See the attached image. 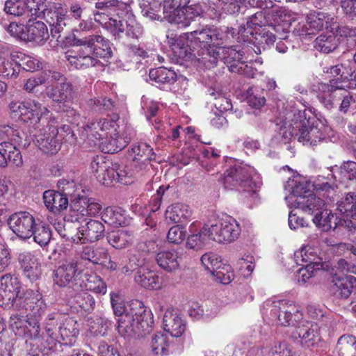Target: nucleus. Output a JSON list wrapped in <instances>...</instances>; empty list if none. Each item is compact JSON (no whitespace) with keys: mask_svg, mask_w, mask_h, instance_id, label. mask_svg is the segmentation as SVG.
Instances as JSON below:
<instances>
[{"mask_svg":"<svg viewBox=\"0 0 356 356\" xmlns=\"http://www.w3.org/2000/svg\"><path fill=\"white\" fill-rule=\"evenodd\" d=\"M3 10L7 15L22 17L24 19L42 18L49 25L53 38L58 39L70 20L66 13L62 10H38L24 0H7L5 1Z\"/></svg>","mask_w":356,"mask_h":356,"instance_id":"1","label":"nucleus"},{"mask_svg":"<svg viewBox=\"0 0 356 356\" xmlns=\"http://www.w3.org/2000/svg\"><path fill=\"white\" fill-rule=\"evenodd\" d=\"M118 331L122 337H143L150 333L153 320L152 314L139 300L131 302L127 313L118 319Z\"/></svg>","mask_w":356,"mask_h":356,"instance_id":"2","label":"nucleus"},{"mask_svg":"<svg viewBox=\"0 0 356 356\" xmlns=\"http://www.w3.org/2000/svg\"><path fill=\"white\" fill-rule=\"evenodd\" d=\"M192 42L200 44L203 49L202 56L199 58L204 65L214 66L218 62L219 51H216L218 47L217 29L207 25L198 24L196 29L188 32Z\"/></svg>","mask_w":356,"mask_h":356,"instance_id":"3","label":"nucleus"},{"mask_svg":"<svg viewBox=\"0 0 356 356\" xmlns=\"http://www.w3.org/2000/svg\"><path fill=\"white\" fill-rule=\"evenodd\" d=\"M254 169L245 164H235L227 169L224 173L221 181L225 189L238 190L243 188L248 195H256L253 189L254 184L252 181Z\"/></svg>","mask_w":356,"mask_h":356,"instance_id":"4","label":"nucleus"},{"mask_svg":"<svg viewBox=\"0 0 356 356\" xmlns=\"http://www.w3.org/2000/svg\"><path fill=\"white\" fill-rule=\"evenodd\" d=\"M10 114L12 118L35 125L41 118L49 113L40 103L31 102H12L9 104Z\"/></svg>","mask_w":356,"mask_h":356,"instance_id":"5","label":"nucleus"},{"mask_svg":"<svg viewBox=\"0 0 356 356\" xmlns=\"http://www.w3.org/2000/svg\"><path fill=\"white\" fill-rule=\"evenodd\" d=\"M83 278V270L79 269L78 261L72 259L65 261L53 273L54 284L59 287H68L70 291H76L77 284Z\"/></svg>","mask_w":356,"mask_h":356,"instance_id":"6","label":"nucleus"},{"mask_svg":"<svg viewBox=\"0 0 356 356\" xmlns=\"http://www.w3.org/2000/svg\"><path fill=\"white\" fill-rule=\"evenodd\" d=\"M309 112L305 109L299 111L298 118L299 122H296L295 129L300 128L298 141L303 144L315 146L317 143L324 139V134L317 125H314V119L308 116Z\"/></svg>","mask_w":356,"mask_h":356,"instance_id":"7","label":"nucleus"},{"mask_svg":"<svg viewBox=\"0 0 356 356\" xmlns=\"http://www.w3.org/2000/svg\"><path fill=\"white\" fill-rule=\"evenodd\" d=\"M266 305L271 307V315L283 326L294 325L302 316L296 305L286 300H268Z\"/></svg>","mask_w":356,"mask_h":356,"instance_id":"8","label":"nucleus"},{"mask_svg":"<svg viewBox=\"0 0 356 356\" xmlns=\"http://www.w3.org/2000/svg\"><path fill=\"white\" fill-rule=\"evenodd\" d=\"M244 51L238 49V47L231 46L229 47H223L222 52H219L218 58L227 65L229 70L232 72L250 76L252 67H249L245 61L243 60Z\"/></svg>","mask_w":356,"mask_h":356,"instance_id":"9","label":"nucleus"},{"mask_svg":"<svg viewBox=\"0 0 356 356\" xmlns=\"http://www.w3.org/2000/svg\"><path fill=\"white\" fill-rule=\"evenodd\" d=\"M72 45H86L95 58H108L112 56L110 41L100 35H90L82 38L72 36Z\"/></svg>","mask_w":356,"mask_h":356,"instance_id":"10","label":"nucleus"},{"mask_svg":"<svg viewBox=\"0 0 356 356\" xmlns=\"http://www.w3.org/2000/svg\"><path fill=\"white\" fill-rule=\"evenodd\" d=\"M8 224L10 229L18 237L26 239L33 236L36 221L30 213L19 211L12 214L9 217Z\"/></svg>","mask_w":356,"mask_h":356,"instance_id":"11","label":"nucleus"},{"mask_svg":"<svg viewBox=\"0 0 356 356\" xmlns=\"http://www.w3.org/2000/svg\"><path fill=\"white\" fill-rule=\"evenodd\" d=\"M115 122L109 119H100L88 124L82 131L81 136L90 146L97 145L107 136V131L114 128Z\"/></svg>","mask_w":356,"mask_h":356,"instance_id":"12","label":"nucleus"},{"mask_svg":"<svg viewBox=\"0 0 356 356\" xmlns=\"http://www.w3.org/2000/svg\"><path fill=\"white\" fill-rule=\"evenodd\" d=\"M321 330L317 324L310 323L299 324L292 332L293 337L303 347L314 348L322 340Z\"/></svg>","mask_w":356,"mask_h":356,"instance_id":"13","label":"nucleus"},{"mask_svg":"<svg viewBox=\"0 0 356 356\" xmlns=\"http://www.w3.org/2000/svg\"><path fill=\"white\" fill-rule=\"evenodd\" d=\"M294 259L298 265L308 266L309 268L326 269L328 267L325 261V255L318 252V250L311 246H305L296 251Z\"/></svg>","mask_w":356,"mask_h":356,"instance_id":"14","label":"nucleus"},{"mask_svg":"<svg viewBox=\"0 0 356 356\" xmlns=\"http://www.w3.org/2000/svg\"><path fill=\"white\" fill-rule=\"evenodd\" d=\"M76 50L68 51L65 58L76 70H84L95 66L99 61L91 54L86 45H76Z\"/></svg>","mask_w":356,"mask_h":356,"instance_id":"15","label":"nucleus"},{"mask_svg":"<svg viewBox=\"0 0 356 356\" xmlns=\"http://www.w3.org/2000/svg\"><path fill=\"white\" fill-rule=\"evenodd\" d=\"M319 90L318 100L325 108L330 110L341 99L340 92L343 90V86L339 84V80H330L329 83L322 84Z\"/></svg>","mask_w":356,"mask_h":356,"instance_id":"16","label":"nucleus"},{"mask_svg":"<svg viewBox=\"0 0 356 356\" xmlns=\"http://www.w3.org/2000/svg\"><path fill=\"white\" fill-rule=\"evenodd\" d=\"M70 208L76 213L80 214L83 221H86L85 216H95L101 209V204L93 198H89L83 195L77 194V196L71 200Z\"/></svg>","mask_w":356,"mask_h":356,"instance_id":"17","label":"nucleus"},{"mask_svg":"<svg viewBox=\"0 0 356 356\" xmlns=\"http://www.w3.org/2000/svg\"><path fill=\"white\" fill-rule=\"evenodd\" d=\"M46 95L53 102L65 103L74 100L77 94L73 84L69 81H65L59 82L55 86L47 87Z\"/></svg>","mask_w":356,"mask_h":356,"instance_id":"18","label":"nucleus"},{"mask_svg":"<svg viewBox=\"0 0 356 356\" xmlns=\"http://www.w3.org/2000/svg\"><path fill=\"white\" fill-rule=\"evenodd\" d=\"M80 214L76 213L70 208V213L64 218V227L62 238L66 241H72L76 243H81V223L83 221Z\"/></svg>","mask_w":356,"mask_h":356,"instance_id":"19","label":"nucleus"},{"mask_svg":"<svg viewBox=\"0 0 356 356\" xmlns=\"http://www.w3.org/2000/svg\"><path fill=\"white\" fill-rule=\"evenodd\" d=\"M190 0H178L175 5L170 8L163 7V18L170 24H177L181 27L188 26L191 21L186 15L184 7L181 6L188 4Z\"/></svg>","mask_w":356,"mask_h":356,"instance_id":"20","label":"nucleus"},{"mask_svg":"<svg viewBox=\"0 0 356 356\" xmlns=\"http://www.w3.org/2000/svg\"><path fill=\"white\" fill-rule=\"evenodd\" d=\"M58 130L55 127H50L49 131L40 134L35 136L36 145L45 154H54L60 149V144L57 138Z\"/></svg>","mask_w":356,"mask_h":356,"instance_id":"21","label":"nucleus"},{"mask_svg":"<svg viewBox=\"0 0 356 356\" xmlns=\"http://www.w3.org/2000/svg\"><path fill=\"white\" fill-rule=\"evenodd\" d=\"M20 151L13 143L3 142L0 143V167L8 165L20 166L22 164Z\"/></svg>","mask_w":356,"mask_h":356,"instance_id":"22","label":"nucleus"},{"mask_svg":"<svg viewBox=\"0 0 356 356\" xmlns=\"http://www.w3.org/2000/svg\"><path fill=\"white\" fill-rule=\"evenodd\" d=\"M355 290L356 277L355 276H334L333 277L332 291L335 296L347 299Z\"/></svg>","mask_w":356,"mask_h":356,"instance_id":"23","label":"nucleus"},{"mask_svg":"<svg viewBox=\"0 0 356 356\" xmlns=\"http://www.w3.org/2000/svg\"><path fill=\"white\" fill-rule=\"evenodd\" d=\"M163 325L165 332L172 337H180L186 329L185 321L182 319L177 311L167 310L163 318Z\"/></svg>","mask_w":356,"mask_h":356,"instance_id":"24","label":"nucleus"},{"mask_svg":"<svg viewBox=\"0 0 356 356\" xmlns=\"http://www.w3.org/2000/svg\"><path fill=\"white\" fill-rule=\"evenodd\" d=\"M69 302L72 307L76 309H80L88 314L92 313L95 308L96 302L93 296L87 291H69Z\"/></svg>","mask_w":356,"mask_h":356,"instance_id":"25","label":"nucleus"},{"mask_svg":"<svg viewBox=\"0 0 356 356\" xmlns=\"http://www.w3.org/2000/svg\"><path fill=\"white\" fill-rule=\"evenodd\" d=\"M46 308L47 305L42 299V295L39 293H35L26 309L28 314L34 318L29 320V324L30 325L33 324L35 336H38L40 333V325L38 318L44 313Z\"/></svg>","mask_w":356,"mask_h":356,"instance_id":"26","label":"nucleus"},{"mask_svg":"<svg viewBox=\"0 0 356 356\" xmlns=\"http://www.w3.org/2000/svg\"><path fill=\"white\" fill-rule=\"evenodd\" d=\"M18 261L24 275L32 282L39 279L41 269L38 259L30 252H23L19 255Z\"/></svg>","mask_w":356,"mask_h":356,"instance_id":"27","label":"nucleus"},{"mask_svg":"<svg viewBox=\"0 0 356 356\" xmlns=\"http://www.w3.org/2000/svg\"><path fill=\"white\" fill-rule=\"evenodd\" d=\"M76 291H91L96 293L105 294L106 285L100 276L95 273H83V278H80Z\"/></svg>","mask_w":356,"mask_h":356,"instance_id":"28","label":"nucleus"},{"mask_svg":"<svg viewBox=\"0 0 356 356\" xmlns=\"http://www.w3.org/2000/svg\"><path fill=\"white\" fill-rule=\"evenodd\" d=\"M31 17H29L24 40L36 43L45 42L49 38L47 25L41 21L31 22Z\"/></svg>","mask_w":356,"mask_h":356,"instance_id":"29","label":"nucleus"},{"mask_svg":"<svg viewBox=\"0 0 356 356\" xmlns=\"http://www.w3.org/2000/svg\"><path fill=\"white\" fill-rule=\"evenodd\" d=\"M43 200L45 207L49 211L58 213L66 209L69 205L68 198L59 191L47 190L43 193Z\"/></svg>","mask_w":356,"mask_h":356,"instance_id":"30","label":"nucleus"},{"mask_svg":"<svg viewBox=\"0 0 356 356\" xmlns=\"http://www.w3.org/2000/svg\"><path fill=\"white\" fill-rule=\"evenodd\" d=\"M168 39L175 56L182 59L191 58L192 41L188 32L174 38H168Z\"/></svg>","mask_w":356,"mask_h":356,"instance_id":"31","label":"nucleus"},{"mask_svg":"<svg viewBox=\"0 0 356 356\" xmlns=\"http://www.w3.org/2000/svg\"><path fill=\"white\" fill-rule=\"evenodd\" d=\"M19 289L16 278L10 275L2 276L0 280V304L9 306L11 298L13 300L14 295Z\"/></svg>","mask_w":356,"mask_h":356,"instance_id":"32","label":"nucleus"},{"mask_svg":"<svg viewBox=\"0 0 356 356\" xmlns=\"http://www.w3.org/2000/svg\"><path fill=\"white\" fill-rule=\"evenodd\" d=\"M104 231L105 227L100 221L96 220L88 221L85 225L81 226V243H93L99 240L104 236Z\"/></svg>","mask_w":356,"mask_h":356,"instance_id":"33","label":"nucleus"},{"mask_svg":"<svg viewBox=\"0 0 356 356\" xmlns=\"http://www.w3.org/2000/svg\"><path fill=\"white\" fill-rule=\"evenodd\" d=\"M337 22V19L334 15L324 12H317L311 14L307 18V25L309 29L316 32L322 29H328L333 28Z\"/></svg>","mask_w":356,"mask_h":356,"instance_id":"34","label":"nucleus"},{"mask_svg":"<svg viewBox=\"0 0 356 356\" xmlns=\"http://www.w3.org/2000/svg\"><path fill=\"white\" fill-rule=\"evenodd\" d=\"M250 39V48L256 54H261L268 47L275 42V35L266 29H259Z\"/></svg>","mask_w":356,"mask_h":356,"instance_id":"35","label":"nucleus"},{"mask_svg":"<svg viewBox=\"0 0 356 356\" xmlns=\"http://www.w3.org/2000/svg\"><path fill=\"white\" fill-rule=\"evenodd\" d=\"M293 201L296 208L314 215L323 209L325 206L324 201L316 197L313 193H309L305 197H300L298 200H293Z\"/></svg>","mask_w":356,"mask_h":356,"instance_id":"36","label":"nucleus"},{"mask_svg":"<svg viewBox=\"0 0 356 356\" xmlns=\"http://www.w3.org/2000/svg\"><path fill=\"white\" fill-rule=\"evenodd\" d=\"M191 210L188 206L181 203H176L168 207L165 218L172 223H185L191 218Z\"/></svg>","mask_w":356,"mask_h":356,"instance_id":"37","label":"nucleus"},{"mask_svg":"<svg viewBox=\"0 0 356 356\" xmlns=\"http://www.w3.org/2000/svg\"><path fill=\"white\" fill-rule=\"evenodd\" d=\"M149 79L159 84V87L173 84L177 79L176 72L165 67L151 69L149 72Z\"/></svg>","mask_w":356,"mask_h":356,"instance_id":"38","label":"nucleus"},{"mask_svg":"<svg viewBox=\"0 0 356 356\" xmlns=\"http://www.w3.org/2000/svg\"><path fill=\"white\" fill-rule=\"evenodd\" d=\"M338 218L331 211L323 209L314 214L312 220L323 232H328L332 229H337Z\"/></svg>","mask_w":356,"mask_h":356,"instance_id":"39","label":"nucleus"},{"mask_svg":"<svg viewBox=\"0 0 356 356\" xmlns=\"http://www.w3.org/2000/svg\"><path fill=\"white\" fill-rule=\"evenodd\" d=\"M112 162L110 160L106 159L104 156H96L93 158L91 161V168L98 181L102 183L104 185L107 186L106 181L107 172H108L111 168Z\"/></svg>","mask_w":356,"mask_h":356,"instance_id":"40","label":"nucleus"},{"mask_svg":"<svg viewBox=\"0 0 356 356\" xmlns=\"http://www.w3.org/2000/svg\"><path fill=\"white\" fill-rule=\"evenodd\" d=\"M80 255L83 259L98 265L104 264L108 259L107 251L102 247H83Z\"/></svg>","mask_w":356,"mask_h":356,"instance_id":"41","label":"nucleus"},{"mask_svg":"<svg viewBox=\"0 0 356 356\" xmlns=\"http://www.w3.org/2000/svg\"><path fill=\"white\" fill-rule=\"evenodd\" d=\"M108 243L116 249H122L130 245L134 241L133 234L127 230L113 231L106 236Z\"/></svg>","mask_w":356,"mask_h":356,"instance_id":"42","label":"nucleus"},{"mask_svg":"<svg viewBox=\"0 0 356 356\" xmlns=\"http://www.w3.org/2000/svg\"><path fill=\"white\" fill-rule=\"evenodd\" d=\"M222 234L218 236V243L232 242L235 241L241 234V227L237 221L234 218L222 220Z\"/></svg>","mask_w":356,"mask_h":356,"instance_id":"43","label":"nucleus"},{"mask_svg":"<svg viewBox=\"0 0 356 356\" xmlns=\"http://www.w3.org/2000/svg\"><path fill=\"white\" fill-rule=\"evenodd\" d=\"M338 356H356V337L350 334L341 336L337 343Z\"/></svg>","mask_w":356,"mask_h":356,"instance_id":"44","label":"nucleus"},{"mask_svg":"<svg viewBox=\"0 0 356 356\" xmlns=\"http://www.w3.org/2000/svg\"><path fill=\"white\" fill-rule=\"evenodd\" d=\"M110 171L107 172L106 181L107 186L111 184L113 181L120 182L123 184H128L129 181L127 180L130 177V172L127 170V166L118 163H112Z\"/></svg>","mask_w":356,"mask_h":356,"instance_id":"45","label":"nucleus"},{"mask_svg":"<svg viewBox=\"0 0 356 356\" xmlns=\"http://www.w3.org/2000/svg\"><path fill=\"white\" fill-rule=\"evenodd\" d=\"M300 110H295L293 111V118L291 120V122L284 123V126H282L279 131L280 136L283 138L284 143H288L291 140H298L300 134V128L295 129L296 122H299V118L298 117V114L299 113Z\"/></svg>","mask_w":356,"mask_h":356,"instance_id":"46","label":"nucleus"},{"mask_svg":"<svg viewBox=\"0 0 356 356\" xmlns=\"http://www.w3.org/2000/svg\"><path fill=\"white\" fill-rule=\"evenodd\" d=\"M135 282L141 286L148 289H157L160 288L159 277L152 271H137L135 275Z\"/></svg>","mask_w":356,"mask_h":356,"instance_id":"47","label":"nucleus"},{"mask_svg":"<svg viewBox=\"0 0 356 356\" xmlns=\"http://www.w3.org/2000/svg\"><path fill=\"white\" fill-rule=\"evenodd\" d=\"M159 266L166 271L171 272L178 268V255L175 251H163L157 254Z\"/></svg>","mask_w":356,"mask_h":356,"instance_id":"48","label":"nucleus"},{"mask_svg":"<svg viewBox=\"0 0 356 356\" xmlns=\"http://www.w3.org/2000/svg\"><path fill=\"white\" fill-rule=\"evenodd\" d=\"M78 324L76 321L72 318H67L58 327L57 335L55 339L58 341H65L71 337H76L79 334Z\"/></svg>","mask_w":356,"mask_h":356,"instance_id":"49","label":"nucleus"},{"mask_svg":"<svg viewBox=\"0 0 356 356\" xmlns=\"http://www.w3.org/2000/svg\"><path fill=\"white\" fill-rule=\"evenodd\" d=\"M339 40L334 34L320 35L315 40V48L325 54L332 52L337 49Z\"/></svg>","mask_w":356,"mask_h":356,"instance_id":"50","label":"nucleus"},{"mask_svg":"<svg viewBox=\"0 0 356 356\" xmlns=\"http://www.w3.org/2000/svg\"><path fill=\"white\" fill-rule=\"evenodd\" d=\"M102 218L104 222L115 227L123 226L126 224L125 211L121 208L108 207Z\"/></svg>","mask_w":356,"mask_h":356,"instance_id":"51","label":"nucleus"},{"mask_svg":"<svg viewBox=\"0 0 356 356\" xmlns=\"http://www.w3.org/2000/svg\"><path fill=\"white\" fill-rule=\"evenodd\" d=\"M34 293L35 292L33 290H21L19 289L14 295L13 300H10L8 307H11L16 310L25 309L26 311Z\"/></svg>","mask_w":356,"mask_h":356,"instance_id":"52","label":"nucleus"},{"mask_svg":"<svg viewBox=\"0 0 356 356\" xmlns=\"http://www.w3.org/2000/svg\"><path fill=\"white\" fill-rule=\"evenodd\" d=\"M13 60L17 62L19 69L27 72H34L41 67V63L38 59L22 52L13 54Z\"/></svg>","mask_w":356,"mask_h":356,"instance_id":"53","label":"nucleus"},{"mask_svg":"<svg viewBox=\"0 0 356 356\" xmlns=\"http://www.w3.org/2000/svg\"><path fill=\"white\" fill-rule=\"evenodd\" d=\"M161 2L162 1H155L152 0L148 1V5L143 4L140 6L143 16L150 21H162L163 17L159 14L161 8H163V3Z\"/></svg>","mask_w":356,"mask_h":356,"instance_id":"54","label":"nucleus"},{"mask_svg":"<svg viewBox=\"0 0 356 356\" xmlns=\"http://www.w3.org/2000/svg\"><path fill=\"white\" fill-rule=\"evenodd\" d=\"M34 241L40 246L47 245L51 238V231L49 225L44 222H36L34 226V233L33 234Z\"/></svg>","mask_w":356,"mask_h":356,"instance_id":"55","label":"nucleus"},{"mask_svg":"<svg viewBox=\"0 0 356 356\" xmlns=\"http://www.w3.org/2000/svg\"><path fill=\"white\" fill-rule=\"evenodd\" d=\"M131 152L134 154V159L138 161H154L156 154L149 145L145 143H139L133 145Z\"/></svg>","mask_w":356,"mask_h":356,"instance_id":"56","label":"nucleus"},{"mask_svg":"<svg viewBox=\"0 0 356 356\" xmlns=\"http://www.w3.org/2000/svg\"><path fill=\"white\" fill-rule=\"evenodd\" d=\"M150 346L154 355H167L169 347L167 337L161 332L155 334L152 338Z\"/></svg>","mask_w":356,"mask_h":356,"instance_id":"57","label":"nucleus"},{"mask_svg":"<svg viewBox=\"0 0 356 356\" xmlns=\"http://www.w3.org/2000/svg\"><path fill=\"white\" fill-rule=\"evenodd\" d=\"M218 46L234 41L241 42L239 30L232 27H223L217 30Z\"/></svg>","mask_w":356,"mask_h":356,"instance_id":"58","label":"nucleus"},{"mask_svg":"<svg viewBox=\"0 0 356 356\" xmlns=\"http://www.w3.org/2000/svg\"><path fill=\"white\" fill-rule=\"evenodd\" d=\"M145 264L144 254L138 251L131 252L127 264L123 267L124 273H131L135 270L143 267Z\"/></svg>","mask_w":356,"mask_h":356,"instance_id":"59","label":"nucleus"},{"mask_svg":"<svg viewBox=\"0 0 356 356\" xmlns=\"http://www.w3.org/2000/svg\"><path fill=\"white\" fill-rule=\"evenodd\" d=\"M106 27L115 40H120L125 33L126 21L123 19L110 18Z\"/></svg>","mask_w":356,"mask_h":356,"instance_id":"60","label":"nucleus"},{"mask_svg":"<svg viewBox=\"0 0 356 356\" xmlns=\"http://www.w3.org/2000/svg\"><path fill=\"white\" fill-rule=\"evenodd\" d=\"M46 74H38L25 80L23 89L29 93H37L39 92L38 88L47 83Z\"/></svg>","mask_w":356,"mask_h":356,"instance_id":"61","label":"nucleus"},{"mask_svg":"<svg viewBox=\"0 0 356 356\" xmlns=\"http://www.w3.org/2000/svg\"><path fill=\"white\" fill-rule=\"evenodd\" d=\"M215 280L223 284H227L231 282L234 278V273L229 265L223 264L220 267L214 270L211 274Z\"/></svg>","mask_w":356,"mask_h":356,"instance_id":"62","label":"nucleus"},{"mask_svg":"<svg viewBox=\"0 0 356 356\" xmlns=\"http://www.w3.org/2000/svg\"><path fill=\"white\" fill-rule=\"evenodd\" d=\"M19 72V67L17 62L13 60V54L12 60H5L0 63V74L3 77L15 79Z\"/></svg>","mask_w":356,"mask_h":356,"instance_id":"63","label":"nucleus"},{"mask_svg":"<svg viewBox=\"0 0 356 356\" xmlns=\"http://www.w3.org/2000/svg\"><path fill=\"white\" fill-rule=\"evenodd\" d=\"M209 239L208 234L204 232V227L197 234L190 235L186 241V245L190 249H200Z\"/></svg>","mask_w":356,"mask_h":356,"instance_id":"64","label":"nucleus"}]
</instances>
